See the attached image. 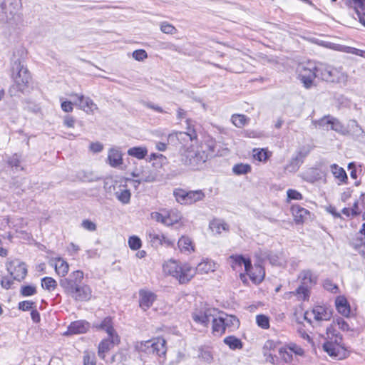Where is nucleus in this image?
Here are the masks:
<instances>
[{
	"label": "nucleus",
	"mask_w": 365,
	"mask_h": 365,
	"mask_svg": "<svg viewBox=\"0 0 365 365\" xmlns=\"http://www.w3.org/2000/svg\"><path fill=\"white\" fill-rule=\"evenodd\" d=\"M330 130H334L343 135H348L347 128H345L344 125L334 117L332 118Z\"/></svg>",
	"instance_id": "38"
},
{
	"label": "nucleus",
	"mask_w": 365,
	"mask_h": 365,
	"mask_svg": "<svg viewBox=\"0 0 365 365\" xmlns=\"http://www.w3.org/2000/svg\"><path fill=\"white\" fill-rule=\"evenodd\" d=\"M73 103L69 101H63L61 104L62 110L66 113L72 112L73 110Z\"/></svg>",
	"instance_id": "61"
},
{
	"label": "nucleus",
	"mask_w": 365,
	"mask_h": 365,
	"mask_svg": "<svg viewBox=\"0 0 365 365\" xmlns=\"http://www.w3.org/2000/svg\"><path fill=\"white\" fill-rule=\"evenodd\" d=\"M309 151L299 150L295 156L292 157L289 164L287 165L285 169L290 173L297 172L301 165L303 163L304 158L308 155Z\"/></svg>",
	"instance_id": "17"
},
{
	"label": "nucleus",
	"mask_w": 365,
	"mask_h": 365,
	"mask_svg": "<svg viewBox=\"0 0 365 365\" xmlns=\"http://www.w3.org/2000/svg\"><path fill=\"white\" fill-rule=\"evenodd\" d=\"M186 139L192 140V138L190 135L185 132H177L171 133L168 137V143L173 145H175L177 142H180L181 143V140H185Z\"/></svg>",
	"instance_id": "31"
},
{
	"label": "nucleus",
	"mask_w": 365,
	"mask_h": 365,
	"mask_svg": "<svg viewBox=\"0 0 365 365\" xmlns=\"http://www.w3.org/2000/svg\"><path fill=\"white\" fill-rule=\"evenodd\" d=\"M330 168L333 175L340 181V182L338 183L339 185H340L341 182H347L348 177L344 168L339 167L335 163L332 164Z\"/></svg>",
	"instance_id": "29"
},
{
	"label": "nucleus",
	"mask_w": 365,
	"mask_h": 365,
	"mask_svg": "<svg viewBox=\"0 0 365 365\" xmlns=\"http://www.w3.org/2000/svg\"><path fill=\"white\" fill-rule=\"evenodd\" d=\"M257 324L264 329L269 327V318L264 314H258L256 317Z\"/></svg>",
	"instance_id": "46"
},
{
	"label": "nucleus",
	"mask_w": 365,
	"mask_h": 365,
	"mask_svg": "<svg viewBox=\"0 0 365 365\" xmlns=\"http://www.w3.org/2000/svg\"><path fill=\"white\" fill-rule=\"evenodd\" d=\"M68 269H69L68 264L66 261H64L60 258L58 259L57 262L55 264L56 272L59 276L64 277L68 272Z\"/></svg>",
	"instance_id": "39"
},
{
	"label": "nucleus",
	"mask_w": 365,
	"mask_h": 365,
	"mask_svg": "<svg viewBox=\"0 0 365 365\" xmlns=\"http://www.w3.org/2000/svg\"><path fill=\"white\" fill-rule=\"evenodd\" d=\"M299 277L302 279V284L307 285L316 283V277L312 274L310 270H304L300 273Z\"/></svg>",
	"instance_id": "41"
},
{
	"label": "nucleus",
	"mask_w": 365,
	"mask_h": 365,
	"mask_svg": "<svg viewBox=\"0 0 365 365\" xmlns=\"http://www.w3.org/2000/svg\"><path fill=\"white\" fill-rule=\"evenodd\" d=\"M248 121L249 118L245 115L234 114L232 116V122L237 128H242Z\"/></svg>",
	"instance_id": "44"
},
{
	"label": "nucleus",
	"mask_w": 365,
	"mask_h": 365,
	"mask_svg": "<svg viewBox=\"0 0 365 365\" xmlns=\"http://www.w3.org/2000/svg\"><path fill=\"white\" fill-rule=\"evenodd\" d=\"M267 259L272 265H275V266L282 265L281 259L277 253L270 252L267 255Z\"/></svg>",
	"instance_id": "54"
},
{
	"label": "nucleus",
	"mask_w": 365,
	"mask_h": 365,
	"mask_svg": "<svg viewBox=\"0 0 365 365\" xmlns=\"http://www.w3.org/2000/svg\"><path fill=\"white\" fill-rule=\"evenodd\" d=\"M36 307V303L32 301L25 300L20 302L18 304L19 309L26 312L29 310H32L34 308Z\"/></svg>",
	"instance_id": "52"
},
{
	"label": "nucleus",
	"mask_w": 365,
	"mask_h": 365,
	"mask_svg": "<svg viewBox=\"0 0 365 365\" xmlns=\"http://www.w3.org/2000/svg\"><path fill=\"white\" fill-rule=\"evenodd\" d=\"M174 212H169L166 216H163L161 213L158 212H153L151 213L152 219L157 222H160L166 226H171L180 220V217L176 215V218H172V214Z\"/></svg>",
	"instance_id": "19"
},
{
	"label": "nucleus",
	"mask_w": 365,
	"mask_h": 365,
	"mask_svg": "<svg viewBox=\"0 0 365 365\" xmlns=\"http://www.w3.org/2000/svg\"><path fill=\"white\" fill-rule=\"evenodd\" d=\"M205 197V193L200 190L187 191V204H192L197 201H200Z\"/></svg>",
	"instance_id": "35"
},
{
	"label": "nucleus",
	"mask_w": 365,
	"mask_h": 365,
	"mask_svg": "<svg viewBox=\"0 0 365 365\" xmlns=\"http://www.w3.org/2000/svg\"><path fill=\"white\" fill-rule=\"evenodd\" d=\"M215 309L211 308H202L196 309L192 314L193 321L205 327H207L210 321L213 318Z\"/></svg>",
	"instance_id": "9"
},
{
	"label": "nucleus",
	"mask_w": 365,
	"mask_h": 365,
	"mask_svg": "<svg viewBox=\"0 0 365 365\" xmlns=\"http://www.w3.org/2000/svg\"><path fill=\"white\" fill-rule=\"evenodd\" d=\"M349 245L365 258V222L355 237L350 240Z\"/></svg>",
	"instance_id": "12"
},
{
	"label": "nucleus",
	"mask_w": 365,
	"mask_h": 365,
	"mask_svg": "<svg viewBox=\"0 0 365 365\" xmlns=\"http://www.w3.org/2000/svg\"><path fill=\"white\" fill-rule=\"evenodd\" d=\"M8 164L14 168L16 170H22L23 168L21 167V159L20 156L17 154H14L12 156L9 157L8 159Z\"/></svg>",
	"instance_id": "48"
},
{
	"label": "nucleus",
	"mask_w": 365,
	"mask_h": 365,
	"mask_svg": "<svg viewBox=\"0 0 365 365\" xmlns=\"http://www.w3.org/2000/svg\"><path fill=\"white\" fill-rule=\"evenodd\" d=\"M220 322H222L226 330L230 332L236 330L240 327V320L236 316L224 312L220 314Z\"/></svg>",
	"instance_id": "18"
},
{
	"label": "nucleus",
	"mask_w": 365,
	"mask_h": 365,
	"mask_svg": "<svg viewBox=\"0 0 365 365\" xmlns=\"http://www.w3.org/2000/svg\"><path fill=\"white\" fill-rule=\"evenodd\" d=\"M223 341L230 349L232 350L241 349L243 347L242 341L235 336H226Z\"/></svg>",
	"instance_id": "34"
},
{
	"label": "nucleus",
	"mask_w": 365,
	"mask_h": 365,
	"mask_svg": "<svg viewBox=\"0 0 365 365\" xmlns=\"http://www.w3.org/2000/svg\"><path fill=\"white\" fill-rule=\"evenodd\" d=\"M108 164L113 168H118L123 164L121 152L117 148H110L108 155Z\"/></svg>",
	"instance_id": "23"
},
{
	"label": "nucleus",
	"mask_w": 365,
	"mask_h": 365,
	"mask_svg": "<svg viewBox=\"0 0 365 365\" xmlns=\"http://www.w3.org/2000/svg\"><path fill=\"white\" fill-rule=\"evenodd\" d=\"M279 355L280 359L287 364L292 363L293 361V354L286 348H280Z\"/></svg>",
	"instance_id": "47"
},
{
	"label": "nucleus",
	"mask_w": 365,
	"mask_h": 365,
	"mask_svg": "<svg viewBox=\"0 0 365 365\" xmlns=\"http://www.w3.org/2000/svg\"><path fill=\"white\" fill-rule=\"evenodd\" d=\"M21 8V0H0V21L7 23L14 19Z\"/></svg>",
	"instance_id": "5"
},
{
	"label": "nucleus",
	"mask_w": 365,
	"mask_h": 365,
	"mask_svg": "<svg viewBox=\"0 0 365 365\" xmlns=\"http://www.w3.org/2000/svg\"><path fill=\"white\" fill-rule=\"evenodd\" d=\"M131 180L128 178H122L120 180L118 190H115L114 195L117 200L123 204H128L130 201L131 192L126 187L125 182Z\"/></svg>",
	"instance_id": "15"
},
{
	"label": "nucleus",
	"mask_w": 365,
	"mask_h": 365,
	"mask_svg": "<svg viewBox=\"0 0 365 365\" xmlns=\"http://www.w3.org/2000/svg\"><path fill=\"white\" fill-rule=\"evenodd\" d=\"M90 150L93 153H100L103 149V145L99 142L91 143L89 146Z\"/></svg>",
	"instance_id": "64"
},
{
	"label": "nucleus",
	"mask_w": 365,
	"mask_h": 365,
	"mask_svg": "<svg viewBox=\"0 0 365 365\" xmlns=\"http://www.w3.org/2000/svg\"><path fill=\"white\" fill-rule=\"evenodd\" d=\"M332 118L333 116L329 115H324L319 120L314 121V124L317 128L318 127L319 128H322L323 130H330Z\"/></svg>",
	"instance_id": "37"
},
{
	"label": "nucleus",
	"mask_w": 365,
	"mask_h": 365,
	"mask_svg": "<svg viewBox=\"0 0 365 365\" xmlns=\"http://www.w3.org/2000/svg\"><path fill=\"white\" fill-rule=\"evenodd\" d=\"M348 135L354 140L365 143V131L354 119L349 120L347 123Z\"/></svg>",
	"instance_id": "14"
},
{
	"label": "nucleus",
	"mask_w": 365,
	"mask_h": 365,
	"mask_svg": "<svg viewBox=\"0 0 365 365\" xmlns=\"http://www.w3.org/2000/svg\"><path fill=\"white\" fill-rule=\"evenodd\" d=\"M292 213L294 217V221L297 224H301L307 219L310 212L308 210L298 205H294L291 207Z\"/></svg>",
	"instance_id": "22"
},
{
	"label": "nucleus",
	"mask_w": 365,
	"mask_h": 365,
	"mask_svg": "<svg viewBox=\"0 0 365 365\" xmlns=\"http://www.w3.org/2000/svg\"><path fill=\"white\" fill-rule=\"evenodd\" d=\"M133 57L138 61H142L148 58L147 52L143 49L135 50L133 52Z\"/></svg>",
	"instance_id": "56"
},
{
	"label": "nucleus",
	"mask_w": 365,
	"mask_h": 365,
	"mask_svg": "<svg viewBox=\"0 0 365 365\" xmlns=\"http://www.w3.org/2000/svg\"><path fill=\"white\" fill-rule=\"evenodd\" d=\"M14 58L11 60V78L14 80V85L10 88V93L12 89H16L18 91L24 92L28 88L31 75L28 68L25 66L24 60L21 58Z\"/></svg>",
	"instance_id": "2"
},
{
	"label": "nucleus",
	"mask_w": 365,
	"mask_h": 365,
	"mask_svg": "<svg viewBox=\"0 0 365 365\" xmlns=\"http://www.w3.org/2000/svg\"><path fill=\"white\" fill-rule=\"evenodd\" d=\"M93 327L98 331H105L108 336H110L117 334L113 327V322L111 317H106L101 322H95L93 324Z\"/></svg>",
	"instance_id": "16"
},
{
	"label": "nucleus",
	"mask_w": 365,
	"mask_h": 365,
	"mask_svg": "<svg viewBox=\"0 0 365 365\" xmlns=\"http://www.w3.org/2000/svg\"><path fill=\"white\" fill-rule=\"evenodd\" d=\"M148 240L152 247L158 248L159 246L163 245V240H165V236L163 234L156 233L152 230L148 232Z\"/></svg>",
	"instance_id": "30"
},
{
	"label": "nucleus",
	"mask_w": 365,
	"mask_h": 365,
	"mask_svg": "<svg viewBox=\"0 0 365 365\" xmlns=\"http://www.w3.org/2000/svg\"><path fill=\"white\" fill-rule=\"evenodd\" d=\"M174 196L176 200L180 204H187V191L183 189H176L174 191Z\"/></svg>",
	"instance_id": "45"
},
{
	"label": "nucleus",
	"mask_w": 365,
	"mask_h": 365,
	"mask_svg": "<svg viewBox=\"0 0 365 365\" xmlns=\"http://www.w3.org/2000/svg\"><path fill=\"white\" fill-rule=\"evenodd\" d=\"M20 293L23 297H30L36 294V287L34 285L22 286Z\"/></svg>",
	"instance_id": "49"
},
{
	"label": "nucleus",
	"mask_w": 365,
	"mask_h": 365,
	"mask_svg": "<svg viewBox=\"0 0 365 365\" xmlns=\"http://www.w3.org/2000/svg\"><path fill=\"white\" fill-rule=\"evenodd\" d=\"M120 338L118 334L113 335L112 336H108V338L103 339L98 344V356L104 359L106 353L110 350L115 345L118 344Z\"/></svg>",
	"instance_id": "13"
},
{
	"label": "nucleus",
	"mask_w": 365,
	"mask_h": 365,
	"mask_svg": "<svg viewBox=\"0 0 365 365\" xmlns=\"http://www.w3.org/2000/svg\"><path fill=\"white\" fill-rule=\"evenodd\" d=\"M212 334L215 336H222L225 334L226 329L222 322H220V316L212 319Z\"/></svg>",
	"instance_id": "36"
},
{
	"label": "nucleus",
	"mask_w": 365,
	"mask_h": 365,
	"mask_svg": "<svg viewBox=\"0 0 365 365\" xmlns=\"http://www.w3.org/2000/svg\"><path fill=\"white\" fill-rule=\"evenodd\" d=\"M287 195L288 200H302V198H303L302 195L299 192H298L296 190H293V189H289L287 191Z\"/></svg>",
	"instance_id": "57"
},
{
	"label": "nucleus",
	"mask_w": 365,
	"mask_h": 365,
	"mask_svg": "<svg viewBox=\"0 0 365 365\" xmlns=\"http://www.w3.org/2000/svg\"><path fill=\"white\" fill-rule=\"evenodd\" d=\"M316 78H317V66L309 63L306 66L300 67L299 78L305 88H311L314 85V81Z\"/></svg>",
	"instance_id": "7"
},
{
	"label": "nucleus",
	"mask_w": 365,
	"mask_h": 365,
	"mask_svg": "<svg viewBox=\"0 0 365 365\" xmlns=\"http://www.w3.org/2000/svg\"><path fill=\"white\" fill-rule=\"evenodd\" d=\"M324 288L332 293H336L338 291V287L334 284L330 279H326L323 284Z\"/></svg>",
	"instance_id": "58"
},
{
	"label": "nucleus",
	"mask_w": 365,
	"mask_h": 365,
	"mask_svg": "<svg viewBox=\"0 0 365 365\" xmlns=\"http://www.w3.org/2000/svg\"><path fill=\"white\" fill-rule=\"evenodd\" d=\"M83 275L81 270H76L59 280L64 293L76 302L88 301L92 296L91 287L83 282Z\"/></svg>",
	"instance_id": "1"
},
{
	"label": "nucleus",
	"mask_w": 365,
	"mask_h": 365,
	"mask_svg": "<svg viewBox=\"0 0 365 365\" xmlns=\"http://www.w3.org/2000/svg\"><path fill=\"white\" fill-rule=\"evenodd\" d=\"M89 328L88 322L83 320L75 321L68 327V331L72 334L86 333Z\"/></svg>",
	"instance_id": "24"
},
{
	"label": "nucleus",
	"mask_w": 365,
	"mask_h": 365,
	"mask_svg": "<svg viewBox=\"0 0 365 365\" xmlns=\"http://www.w3.org/2000/svg\"><path fill=\"white\" fill-rule=\"evenodd\" d=\"M210 227L212 231H215L218 234H220L222 230L226 231L229 230V225L226 222L220 220H214L211 222Z\"/></svg>",
	"instance_id": "42"
},
{
	"label": "nucleus",
	"mask_w": 365,
	"mask_h": 365,
	"mask_svg": "<svg viewBox=\"0 0 365 365\" xmlns=\"http://www.w3.org/2000/svg\"><path fill=\"white\" fill-rule=\"evenodd\" d=\"M75 122V118L69 115H66L63 118V125L68 128H73Z\"/></svg>",
	"instance_id": "60"
},
{
	"label": "nucleus",
	"mask_w": 365,
	"mask_h": 365,
	"mask_svg": "<svg viewBox=\"0 0 365 365\" xmlns=\"http://www.w3.org/2000/svg\"><path fill=\"white\" fill-rule=\"evenodd\" d=\"M148 154V149L145 147L135 146L128 149V155L141 160L145 158Z\"/></svg>",
	"instance_id": "33"
},
{
	"label": "nucleus",
	"mask_w": 365,
	"mask_h": 365,
	"mask_svg": "<svg viewBox=\"0 0 365 365\" xmlns=\"http://www.w3.org/2000/svg\"><path fill=\"white\" fill-rule=\"evenodd\" d=\"M208 158V153H206L203 147L187 149L182 155V163L190 167L192 170L200 169Z\"/></svg>",
	"instance_id": "4"
},
{
	"label": "nucleus",
	"mask_w": 365,
	"mask_h": 365,
	"mask_svg": "<svg viewBox=\"0 0 365 365\" xmlns=\"http://www.w3.org/2000/svg\"><path fill=\"white\" fill-rule=\"evenodd\" d=\"M335 70L328 66H317V78L326 81H333Z\"/></svg>",
	"instance_id": "25"
},
{
	"label": "nucleus",
	"mask_w": 365,
	"mask_h": 365,
	"mask_svg": "<svg viewBox=\"0 0 365 365\" xmlns=\"http://www.w3.org/2000/svg\"><path fill=\"white\" fill-rule=\"evenodd\" d=\"M309 292L308 287L302 284L296 290L297 295H302L303 300H306L309 297Z\"/></svg>",
	"instance_id": "55"
},
{
	"label": "nucleus",
	"mask_w": 365,
	"mask_h": 365,
	"mask_svg": "<svg viewBox=\"0 0 365 365\" xmlns=\"http://www.w3.org/2000/svg\"><path fill=\"white\" fill-rule=\"evenodd\" d=\"M322 349L329 356L337 360H343L349 355V351L344 346H336L330 341L324 342Z\"/></svg>",
	"instance_id": "8"
},
{
	"label": "nucleus",
	"mask_w": 365,
	"mask_h": 365,
	"mask_svg": "<svg viewBox=\"0 0 365 365\" xmlns=\"http://www.w3.org/2000/svg\"><path fill=\"white\" fill-rule=\"evenodd\" d=\"M41 287L48 291L53 290L57 287V282L50 277H45L41 279Z\"/></svg>",
	"instance_id": "43"
},
{
	"label": "nucleus",
	"mask_w": 365,
	"mask_h": 365,
	"mask_svg": "<svg viewBox=\"0 0 365 365\" xmlns=\"http://www.w3.org/2000/svg\"><path fill=\"white\" fill-rule=\"evenodd\" d=\"M155 299V295L150 292H140V307L146 310L150 307Z\"/></svg>",
	"instance_id": "26"
},
{
	"label": "nucleus",
	"mask_w": 365,
	"mask_h": 365,
	"mask_svg": "<svg viewBox=\"0 0 365 365\" xmlns=\"http://www.w3.org/2000/svg\"><path fill=\"white\" fill-rule=\"evenodd\" d=\"M7 270L13 277L14 279L17 281L24 279L27 274L26 264L18 260L11 262L7 265Z\"/></svg>",
	"instance_id": "11"
},
{
	"label": "nucleus",
	"mask_w": 365,
	"mask_h": 365,
	"mask_svg": "<svg viewBox=\"0 0 365 365\" xmlns=\"http://www.w3.org/2000/svg\"><path fill=\"white\" fill-rule=\"evenodd\" d=\"M178 246L182 252L190 253L195 250L192 240L187 236H182L179 239Z\"/></svg>",
	"instance_id": "28"
},
{
	"label": "nucleus",
	"mask_w": 365,
	"mask_h": 365,
	"mask_svg": "<svg viewBox=\"0 0 365 365\" xmlns=\"http://www.w3.org/2000/svg\"><path fill=\"white\" fill-rule=\"evenodd\" d=\"M70 96L78 98L79 106L86 113L93 112L94 109L98 108L96 104L89 97H84V96L77 93H71Z\"/></svg>",
	"instance_id": "21"
},
{
	"label": "nucleus",
	"mask_w": 365,
	"mask_h": 365,
	"mask_svg": "<svg viewBox=\"0 0 365 365\" xmlns=\"http://www.w3.org/2000/svg\"><path fill=\"white\" fill-rule=\"evenodd\" d=\"M289 351L291 353H294L295 354L298 356H303L304 354V351L302 348L300 346L296 345V344H292L289 347Z\"/></svg>",
	"instance_id": "63"
},
{
	"label": "nucleus",
	"mask_w": 365,
	"mask_h": 365,
	"mask_svg": "<svg viewBox=\"0 0 365 365\" xmlns=\"http://www.w3.org/2000/svg\"><path fill=\"white\" fill-rule=\"evenodd\" d=\"M251 170V165L249 164L238 163L232 167V172L237 175L247 174Z\"/></svg>",
	"instance_id": "40"
},
{
	"label": "nucleus",
	"mask_w": 365,
	"mask_h": 365,
	"mask_svg": "<svg viewBox=\"0 0 365 365\" xmlns=\"http://www.w3.org/2000/svg\"><path fill=\"white\" fill-rule=\"evenodd\" d=\"M336 308L339 313L344 317H349L351 309L347 299L343 296H339L335 301Z\"/></svg>",
	"instance_id": "27"
},
{
	"label": "nucleus",
	"mask_w": 365,
	"mask_h": 365,
	"mask_svg": "<svg viewBox=\"0 0 365 365\" xmlns=\"http://www.w3.org/2000/svg\"><path fill=\"white\" fill-rule=\"evenodd\" d=\"M312 314L317 321H328L332 316V312L324 306H316L313 308Z\"/></svg>",
	"instance_id": "20"
},
{
	"label": "nucleus",
	"mask_w": 365,
	"mask_h": 365,
	"mask_svg": "<svg viewBox=\"0 0 365 365\" xmlns=\"http://www.w3.org/2000/svg\"><path fill=\"white\" fill-rule=\"evenodd\" d=\"M128 242L130 248L133 250H139L142 246L140 239L135 235L130 237Z\"/></svg>",
	"instance_id": "50"
},
{
	"label": "nucleus",
	"mask_w": 365,
	"mask_h": 365,
	"mask_svg": "<svg viewBox=\"0 0 365 365\" xmlns=\"http://www.w3.org/2000/svg\"><path fill=\"white\" fill-rule=\"evenodd\" d=\"M231 258L233 259L236 264L244 265L247 274L250 276V279L254 283H260L263 280L264 277V271L261 266L255 265V269L259 271V274L255 275L251 272L253 269L250 259L245 258L242 255L232 256Z\"/></svg>",
	"instance_id": "6"
},
{
	"label": "nucleus",
	"mask_w": 365,
	"mask_h": 365,
	"mask_svg": "<svg viewBox=\"0 0 365 365\" xmlns=\"http://www.w3.org/2000/svg\"><path fill=\"white\" fill-rule=\"evenodd\" d=\"M160 31L166 34H175L177 32L175 27L166 21L161 23Z\"/></svg>",
	"instance_id": "51"
},
{
	"label": "nucleus",
	"mask_w": 365,
	"mask_h": 365,
	"mask_svg": "<svg viewBox=\"0 0 365 365\" xmlns=\"http://www.w3.org/2000/svg\"><path fill=\"white\" fill-rule=\"evenodd\" d=\"M215 263L209 260H204L197 264L196 268H195V270L196 271V273L206 274L210 272L215 271Z\"/></svg>",
	"instance_id": "32"
},
{
	"label": "nucleus",
	"mask_w": 365,
	"mask_h": 365,
	"mask_svg": "<svg viewBox=\"0 0 365 365\" xmlns=\"http://www.w3.org/2000/svg\"><path fill=\"white\" fill-rule=\"evenodd\" d=\"M335 322L339 326V329H341L343 331H349V326L348 323L342 318H337L335 321Z\"/></svg>",
	"instance_id": "62"
},
{
	"label": "nucleus",
	"mask_w": 365,
	"mask_h": 365,
	"mask_svg": "<svg viewBox=\"0 0 365 365\" xmlns=\"http://www.w3.org/2000/svg\"><path fill=\"white\" fill-rule=\"evenodd\" d=\"M164 271L176 278L180 284L189 282L196 274L195 268L187 263L179 264L170 260L163 266Z\"/></svg>",
	"instance_id": "3"
},
{
	"label": "nucleus",
	"mask_w": 365,
	"mask_h": 365,
	"mask_svg": "<svg viewBox=\"0 0 365 365\" xmlns=\"http://www.w3.org/2000/svg\"><path fill=\"white\" fill-rule=\"evenodd\" d=\"M199 357L207 363L212 362L213 357L210 351L201 349Z\"/></svg>",
	"instance_id": "53"
},
{
	"label": "nucleus",
	"mask_w": 365,
	"mask_h": 365,
	"mask_svg": "<svg viewBox=\"0 0 365 365\" xmlns=\"http://www.w3.org/2000/svg\"><path fill=\"white\" fill-rule=\"evenodd\" d=\"M81 226L88 231H95L96 230V225L89 220H83Z\"/></svg>",
	"instance_id": "59"
},
{
	"label": "nucleus",
	"mask_w": 365,
	"mask_h": 365,
	"mask_svg": "<svg viewBox=\"0 0 365 365\" xmlns=\"http://www.w3.org/2000/svg\"><path fill=\"white\" fill-rule=\"evenodd\" d=\"M148 353H152L158 356H165L167 348L166 341L163 338H156L151 341H148L145 343Z\"/></svg>",
	"instance_id": "10"
}]
</instances>
